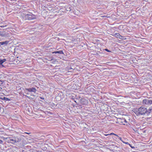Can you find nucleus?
Masks as SVG:
<instances>
[{
  "label": "nucleus",
  "instance_id": "1",
  "mask_svg": "<svg viewBox=\"0 0 152 152\" xmlns=\"http://www.w3.org/2000/svg\"><path fill=\"white\" fill-rule=\"evenodd\" d=\"M152 109H149L147 110L146 108L144 107H141L139 108H137L134 110V112L137 116L146 114L148 115L151 112Z\"/></svg>",
  "mask_w": 152,
  "mask_h": 152
},
{
  "label": "nucleus",
  "instance_id": "2",
  "mask_svg": "<svg viewBox=\"0 0 152 152\" xmlns=\"http://www.w3.org/2000/svg\"><path fill=\"white\" fill-rule=\"evenodd\" d=\"M4 140L7 143H10L14 145H16L17 143L20 142L21 140L20 137H5L4 138Z\"/></svg>",
  "mask_w": 152,
  "mask_h": 152
},
{
  "label": "nucleus",
  "instance_id": "3",
  "mask_svg": "<svg viewBox=\"0 0 152 152\" xmlns=\"http://www.w3.org/2000/svg\"><path fill=\"white\" fill-rule=\"evenodd\" d=\"M142 103L145 106H148L152 104V100L149 99H144L142 100Z\"/></svg>",
  "mask_w": 152,
  "mask_h": 152
},
{
  "label": "nucleus",
  "instance_id": "4",
  "mask_svg": "<svg viewBox=\"0 0 152 152\" xmlns=\"http://www.w3.org/2000/svg\"><path fill=\"white\" fill-rule=\"evenodd\" d=\"M26 18L29 20H31L35 19L36 16L35 15L31 13H29L27 14L25 16Z\"/></svg>",
  "mask_w": 152,
  "mask_h": 152
},
{
  "label": "nucleus",
  "instance_id": "5",
  "mask_svg": "<svg viewBox=\"0 0 152 152\" xmlns=\"http://www.w3.org/2000/svg\"><path fill=\"white\" fill-rule=\"evenodd\" d=\"M26 90L30 92H33L34 93H35L37 91L36 89L34 87H32L31 88H26Z\"/></svg>",
  "mask_w": 152,
  "mask_h": 152
},
{
  "label": "nucleus",
  "instance_id": "6",
  "mask_svg": "<svg viewBox=\"0 0 152 152\" xmlns=\"http://www.w3.org/2000/svg\"><path fill=\"white\" fill-rule=\"evenodd\" d=\"M6 61V59L5 58L3 59H0V68H2L4 67V66L3 65V63Z\"/></svg>",
  "mask_w": 152,
  "mask_h": 152
},
{
  "label": "nucleus",
  "instance_id": "7",
  "mask_svg": "<svg viewBox=\"0 0 152 152\" xmlns=\"http://www.w3.org/2000/svg\"><path fill=\"white\" fill-rule=\"evenodd\" d=\"M113 36L117 38H119L120 39H122V36H121L119 33H115L113 34Z\"/></svg>",
  "mask_w": 152,
  "mask_h": 152
},
{
  "label": "nucleus",
  "instance_id": "8",
  "mask_svg": "<svg viewBox=\"0 0 152 152\" xmlns=\"http://www.w3.org/2000/svg\"><path fill=\"white\" fill-rule=\"evenodd\" d=\"M53 53H58L60 54H64V53L62 50H61L58 51H54L52 52Z\"/></svg>",
  "mask_w": 152,
  "mask_h": 152
},
{
  "label": "nucleus",
  "instance_id": "9",
  "mask_svg": "<svg viewBox=\"0 0 152 152\" xmlns=\"http://www.w3.org/2000/svg\"><path fill=\"white\" fill-rule=\"evenodd\" d=\"M8 42H9L8 41H5L0 42V43H1L2 45H6L8 43Z\"/></svg>",
  "mask_w": 152,
  "mask_h": 152
},
{
  "label": "nucleus",
  "instance_id": "10",
  "mask_svg": "<svg viewBox=\"0 0 152 152\" xmlns=\"http://www.w3.org/2000/svg\"><path fill=\"white\" fill-rule=\"evenodd\" d=\"M28 91L27 90H26V89H25V93L26 94H29V93H28Z\"/></svg>",
  "mask_w": 152,
  "mask_h": 152
},
{
  "label": "nucleus",
  "instance_id": "11",
  "mask_svg": "<svg viewBox=\"0 0 152 152\" xmlns=\"http://www.w3.org/2000/svg\"><path fill=\"white\" fill-rule=\"evenodd\" d=\"M28 91L27 90H26V89H25V93L26 94H29V93H28Z\"/></svg>",
  "mask_w": 152,
  "mask_h": 152
},
{
  "label": "nucleus",
  "instance_id": "12",
  "mask_svg": "<svg viewBox=\"0 0 152 152\" xmlns=\"http://www.w3.org/2000/svg\"><path fill=\"white\" fill-rule=\"evenodd\" d=\"M4 100H5L9 101L10 100V99H8V98H6L5 97H4Z\"/></svg>",
  "mask_w": 152,
  "mask_h": 152
},
{
  "label": "nucleus",
  "instance_id": "13",
  "mask_svg": "<svg viewBox=\"0 0 152 152\" xmlns=\"http://www.w3.org/2000/svg\"><path fill=\"white\" fill-rule=\"evenodd\" d=\"M0 35L2 36H4V34L2 33L1 32H0Z\"/></svg>",
  "mask_w": 152,
  "mask_h": 152
},
{
  "label": "nucleus",
  "instance_id": "14",
  "mask_svg": "<svg viewBox=\"0 0 152 152\" xmlns=\"http://www.w3.org/2000/svg\"><path fill=\"white\" fill-rule=\"evenodd\" d=\"M105 50L108 52H111V51L108 50L107 49H105Z\"/></svg>",
  "mask_w": 152,
  "mask_h": 152
},
{
  "label": "nucleus",
  "instance_id": "15",
  "mask_svg": "<svg viewBox=\"0 0 152 152\" xmlns=\"http://www.w3.org/2000/svg\"><path fill=\"white\" fill-rule=\"evenodd\" d=\"M132 148H135V147L134 146H132L130 144H129V145Z\"/></svg>",
  "mask_w": 152,
  "mask_h": 152
},
{
  "label": "nucleus",
  "instance_id": "16",
  "mask_svg": "<svg viewBox=\"0 0 152 152\" xmlns=\"http://www.w3.org/2000/svg\"><path fill=\"white\" fill-rule=\"evenodd\" d=\"M110 134V135L113 134V135H115V136H118L117 135H116V134H114V133H112Z\"/></svg>",
  "mask_w": 152,
  "mask_h": 152
},
{
  "label": "nucleus",
  "instance_id": "17",
  "mask_svg": "<svg viewBox=\"0 0 152 152\" xmlns=\"http://www.w3.org/2000/svg\"><path fill=\"white\" fill-rule=\"evenodd\" d=\"M3 141L1 140H0V143L1 144H3Z\"/></svg>",
  "mask_w": 152,
  "mask_h": 152
},
{
  "label": "nucleus",
  "instance_id": "18",
  "mask_svg": "<svg viewBox=\"0 0 152 152\" xmlns=\"http://www.w3.org/2000/svg\"><path fill=\"white\" fill-rule=\"evenodd\" d=\"M125 144L128 145H129V144H130L128 142H126V143H125Z\"/></svg>",
  "mask_w": 152,
  "mask_h": 152
},
{
  "label": "nucleus",
  "instance_id": "19",
  "mask_svg": "<svg viewBox=\"0 0 152 152\" xmlns=\"http://www.w3.org/2000/svg\"><path fill=\"white\" fill-rule=\"evenodd\" d=\"M110 135V134H104V135L105 136H108V135Z\"/></svg>",
  "mask_w": 152,
  "mask_h": 152
},
{
  "label": "nucleus",
  "instance_id": "20",
  "mask_svg": "<svg viewBox=\"0 0 152 152\" xmlns=\"http://www.w3.org/2000/svg\"><path fill=\"white\" fill-rule=\"evenodd\" d=\"M119 139L121 140V141H123V140H122V139H121V137H119Z\"/></svg>",
  "mask_w": 152,
  "mask_h": 152
},
{
  "label": "nucleus",
  "instance_id": "21",
  "mask_svg": "<svg viewBox=\"0 0 152 152\" xmlns=\"http://www.w3.org/2000/svg\"><path fill=\"white\" fill-rule=\"evenodd\" d=\"M1 27H2V28H3V27H4V26H1Z\"/></svg>",
  "mask_w": 152,
  "mask_h": 152
},
{
  "label": "nucleus",
  "instance_id": "22",
  "mask_svg": "<svg viewBox=\"0 0 152 152\" xmlns=\"http://www.w3.org/2000/svg\"><path fill=\"white\" fill-rule=\"evenodd\" d=\"M122 142L123 143H125H125H126V142H124V141H122Z\"/></svg>",
  "mask_w": 152,
  "mask_h": 152
},
{
  "label": "nucleus",
  "instance_id": "23",
  "mask_svg": "<svg viewBox=\"0 0 152 152\" xmlns=\"http://www.w3.org/2000/svg\"><path fill=\"white\" fill-rule=\"evenodd\" d=\"M122 142L123 143H125H125H126V142H124V141H122Z\"/></svg>",
  "mask_w": 152,
  "mask_h": 152
},
{
  "label": "nucleus",
  "instance_id": "24",
  "mask_svg": "<svg viewBox=\"0 0 152 152\" xmlns=\"http://www.w3.org/2000/svg\"><path fill=\"white\" fill-rule=\"evenodd\" d=\"M41 99H44V98L43 97H41Z\"/></svg>",
  "mask_w": 152,
  "mask_h": 152
},
{
  "label": "nucleus",
  "instance_id": "25",
  "mask_svg": "<svg viewBox=\"0 0 152 152\" xmlns=\"http://www.w3.org/2000/svg\"><path fill=\"white\" fill-rule=\"evenodd\" d=\"M1 45H2L1 44V43H0V47L1 46Z\"/></svg>",
  "mask_w": 152,
  "mask_h": 152
},
{
  "label": "nucleus",
  "instance_id": "26",
  "mask_svg": "<svg viewBox=\"0 0 152 152\" xmlns=\"http://www.w3.org/2000/svg\"><path fill=\"white\" fill-rule=\"evenodd\" d=\"M26 134H30V133H28V132H27V133L26 132Z\"/></svg>",
  "mask_w": 152,
  "mask_h": 152
},
{
  "label": "nucleus",
  "instance_id": "27",
  "mask_svg": "<svg viewBox=\"0 0 152 152\" xmlns=\"http://www.w3.org/2000/svg\"><path fill=\"white\" fill-rule=\"evenodd\" d=\"M124 121H125V122H126V120H124Z\"/></svg>",
  "mask_w": 152,
  "mask_h": 152
},
{
  "label": "nucleus",
  "instance_id": "28",
  "mask_svg": "<svg viewBox=\"0 0 152 152\" xmlns=\"http://www.w3.org/2000/svg\"><path fill=\"white\" fill-rule=\"evenodd\" d=\"M0 88L1 89V88Z\"/></svg>",
  "mask_w": 152,
  "mask_h": 152
}]
</instances>
